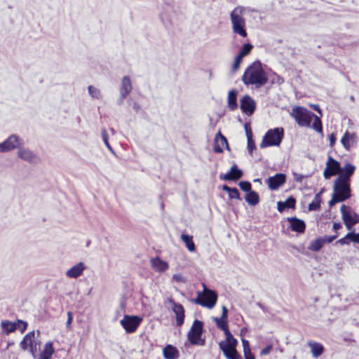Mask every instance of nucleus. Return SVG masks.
I'll return each mask as SVG.
<instances>
[{
	"mask_svg": "<svg viewBox=\"0 0 359 359\" xmlns=\"http://www.w3.org/2000/svg\"><path fill=\"white\" fill-rule=\"evenodd\" d=\"M290 116L301 127H312L318 133H323V124L320 118L306 108L296 106L292 108Z\"/></svg>",
	"mask_w": 359,
	"mask_h": 359,
	"instance_id": "f257e3e1",
	"label": "nucleus"
},
{
	"mask_svg": "<svg viewBox=\"0 0 359 359\" xmlns=\"http://www.w3.org/2000/svg\"><path fill=\"white\" fill-rule=\"evenodd\" d=\"M242 81L246 86H255L259 88L268 82V76L259 60L250 65L242 76Z\"/></svg>",
	"mask_w": 359,
	"mask_h": 359,
	"instance_id": "f03ea898",
	"label": "nucleus"
},
{
	"mask_svg": "<svg viewBox=\"0 0 359 359\" xmlns=\"http://www.w3.org/2000/svg\"><path fill=\"white\" fill-rule=\"evenodd\" d=\"M244 11L243 7L237 6L230 13L233 32L243 38L248 36L246 21L243 16Z\"/></svg>",
	"mask_w": 359,
	"mask_h": 359,
	"instance_id": "7ed1b4c3",
	"label": "nucleus"
},
{
	"mask_svg": "<svg viewBox=\"0 0 359 359\" xmlns=\"http://www.w3.org/2000/svg\"><path fill=\"white\" fill-rule=\"evenodd\" d=\"M203 292H198L197 297L194 300V302L203 307L212 309L217 303L218 297L217 294L215 291L207 288L205 284H203Z\"/></svg>",
	"mask_w": 359,
	"mask_h": 359,
	"instance_id": "20e7f679",
	"label": "nucleus"
},
{
	"mask_svg": "<svg viewBox=\"0 0 359 359\" xmlns=\"http://www.w3.org/2000/svg\"><path fill=\"white\" fill-rule=\"evenodd\" d=\"M284 137V129L276 128L269 130L264 135L260 147L264 148L272 146H279Z\"/></svg>",
	"mask_w": 359,
	"mask_h": 359,
	"instance_id": "39448f33",
	"label": "nucleus"
},
{
	"mask_svg": "<svg viewBox=\"0 0 359 359\" xmlns=\"http://www.w3.org/2000/svg\"><path fill=\"white\" fill-rule=\"evenodd\" d=\"M237 344V339L233 336H231L229 338L226 337V341H221L219 346L227 359H241V355L236 348Z\"/></svg>",
	"mask_w": 359,
	"mask_h": 359,
	"instance_id": "423d86ee",
	"label": "nucleus"
},
{
	"mask_svg": "<svg viewBox=\"0 0 359 359\" xmlns=\"http://www.w3.org/2000/svg\"><path fill=\"white\" fill-rule=\"evenodd\" d=\"M340 210L342 220L348 230H351L354 225L359 223V215L352 210L351 207L343 204Z\"/></svg>",
	"mask_w": 359,
	"mask_h": 359,
	"instance_id": "0eeeda50",
	"label": "nucleus"
},
{
	"mask_svg": "<svg viewBox=\"0 0 359 359\" xmlns=\"http://www.w3.org/2000/svg\"><path fill=\"white\" fill-rule=\"evenodd\" d=\"M203 330V323L199 320H194L193 324L187 333L189 342L193 345L200 344L201 338Z\"/></svg>",
	"mask_w": 359,
	"mask_h": 359,
	"instance_id": "6e6552de",
	"label": "nucleus"
},
{
	"mask_svg": "<svg viewBox=\"0 0 359 359\" xmlns=\"http://www.w3.org/2000/svg\"><path fill=\"white\" fill-rule=\"evenodd\" d=\"M334 194L344 201L351 197L350 182L337 178L334 183Z\"/></svg>",
	"mask_w": 359,
	"mask_h": 359,
	"instance_id": "1a4fd4ad",
	"label": "nucleus"
},
{
	"mask_svg": "<svg viewBox=\"0 0 359 359\" xmlns=\"http://www.w3.org/2000/svg\"><path fill=\"white\" fill-rule=\"evenodd\" d=\"M142 318L137 316H124L120 321L121 325L127 333H133L140 325Z\"/></svg>",
	"mask_w": 359,
	"mask_h": 359,
	"instance_id": "9d476101",
	"label": "nucleus"
},
{
	"mask_svg": "<svg viewBox=\"0 0 359 359\" xmlns=\"http://www.w3.org/2000/svg\"><path fill=\"white\" fill-rule=\"evenodd\" d=\"M20 346L23 351L29 349L32 355H34L37 351V344L35 341L34 331L27 333L20 343Z\"/></svg>",
	"mask_w": 359,
	"mask_h": 359,
	"instance_id": "9b49d317",
	"label": "nucleus"
},
{
	"mask_svg": "<svg viewBox=\"0 0 359 359\" xmlns=\"http://www.w3.org/2000/svg\"><path fill=\"white\" fill-rule=\"evenodd\" d=\"M341 171V166L339 162L329 156L326 163V168L323 171V177L325 179H329L332 176L339 174Z\"/></svg>",
	"mask_w": 359,
	"mask_h": 359,
	"instance_id": "f8f14e48",
	"label": "nucleus"
},
{
	"mask_svg": "<svg viewBox=\"0 0 359 359\" xmlns=\"http://www.w3.org/2000/svg\"><path fill=\"white\" fill-rule=\"evenodd\" d=\"M216 325L219 329L222 330L224 332V334L226 337H230L233 336L231 333L229 325H228V309L225 306H222V313L220 318H215L214 319Z\"/></svg>",
	"mask_w": 359,
	"mask_h": 359,
	"instance_id": "ddd939ff",
	"label": "nucleus"
},
{
	"mask_svg": "<svg viewBox=\"0 0 359 359\" xmlns=\"http://www.w3.org/2000/svg\"><path fill=\"white\" fill-rule=\"evenodd\" d=\"M168 302L172 305V310L175 314L177 325L182 326L185 318V311L183 306L180 303L175 302L172 298H169Z\"/></svg>",
	"mask_w": 359,
	"mask_h": 359,
	"instance_id": "4468645a",
	"label": "nucleus"
},
{
	"mask_svg": "<svg viewBox=\"0 0 359 359\" xmlns=\"http://www.w3.org/2000/svg\"><path fill=\"white\" fill-rule=\"evenodd\" d=\"M286 182V175L283 173H276L269 177L266 180L268 187L271 190H277Z\"/></svg>",
	"mask_w": 359,
	"mask_h": 359,
	"instance_id": "2eb2a0df",
	"label": "nucleus"
},
{
	"mask_svg": "<svg viewBox=\"0 0 359 359\" xmlns=\"http://www.w3.org/2000/svg\"><path fill=\"white\" fill-rule=\"evenodd\" d=\"M256 107L255 102L248 95H244L241 100V109L247 115H252Z\"/></svg>",
	"mask_w": 359,
	"mask_h": 359,
	"instance_id": "dca6fc26",
	"label": "nucleus"
},
{
	"mask_svg": "<svg viewBox=\"0 0 359 359\" xmlns=\"http://www.w3.org/2000/svg\"><path fill=\"white\" fill-rule=\"evenodd\" d=\"M358 137L355 133L346 131L341 139V143L346 151H349L351 147L356 145Z\"/></svg>",
	"mask_w": 359,
	"mask_h": 359,
	"instance_id": "f3484780",
	"label": "nucleus"
},
{
	"mask_svg": "<svg viewBox=\"0 0 359 359\" xmlns=\"http://www.w3.org/2000/svg\"><path fill=\"white\" fill-rule=\"evenodd\" d=\"M243 176V172L240 170L237 165L234 164L230 169L229 172L226 174H220L219 178L226 181H236Z\"/></svg>",
	"mask_w": 359,
	"mask_h": 359,
	"instance_id": "a211bd4d",
	"label": "nucleus"
},
{
	"mask_svg": "<svg viewBox=\"0 0 359 359\" xmlns=\"http://www.w3.org/2000/svg\"><path fill=\"white\" fill-rule=\"evenodd\" d=\"M287 219L290 223V228L291 231L298 233H304L306 230V224L304 220L296 217H288Z\"/></svg>",
	"mask_w": 359,
	"mask_h": 359,
	"instance_id": "6ab92c4d",
	"label": "nucleus"
},
{
	"mask_svg": "<svg viewBox=\"0 0 359 359\" xmlns=\"http://www.w3.org/2000/svg\"><path fill=\"white\" fill-rule=\"evenodd\" d=\"M224 147L229 149L227 139L219 131L215 138L214 151L217 154L222 153Z\"/></svg>",
	"mask_w": 359,
	"mask_h": 359,
	"instance_id": "aec40b11",
	"label": "nucleus"
},
{
	"mask_svg": "<svg viewBox=\"0 0 359 359\" xmlns=\"http://www.w3.org/2000/svg\"><path fill=\"white\" fill-rule=\"evenodd\" d=\"M355 170V165L351 163H346L342 169L341 168V171L339 173L337 178L350 182L351 177L353 175Z\"/></svg>",
	"mask_w": 359,
	"mask_h": 359,
	"instance_id": "412c9836",
	"label": "nucleus"
},
{
	"mask_svg": "<svg viewBox=\"0 0 359 359\" xmlns=\"http://www.w3.org/2000/svg\"><path fill=\"white\" fill-rule=\"evenodd\" d=\"M132 83L128 76L123 77L120 88V98L123 101L132 90Z\"/></svg>",
	"mask_w": 359,
	"mask_h": 359,
	"instance_id": "4be33fe9",
	"label": "nucleus"
},
{
	"mask_svg": "<svg viewBox=\"0 0 359 359\" xmlns=\"http://www.w3.org/2000/svg\"><path fill=\"white\" fill-rule=\"evenodd\" d=\"M2 144L6 152H7L17 148L19 146L20 139L18 136L12 135L9 136L4 142H2Z\"/></svg>",
	"mask_w": 359,
	"mask_h": 359,
	"instance_id": "5701e85b",
	"label": "nucleus"
},
{
	"mask_svg": "<svg viewBox=\"0 0 359 359\" xmlns=\"http://www.w3.org/2000/svg\"><path fill=\"white\" fill-rule=\"evenodd\" d=\"M150 262H151V265L152 268L156 271H158V272H161V273L164 272L169 267L168 262L163 261L158 257L151 259Z\"/></svg>",
	"mask_w": 359,
	"mask_h": 359,
	"instance_id": "b1692460",
	"label": "nucleus"
},
{
	"mask_svg": "<svg viewBox=\"0 0 359 359\" xmlns=\"http://www.w3.org/2000/svg\"><path fill=\"white\" fill-rule=\"evenodd\" d=\"M85 269L86 266L83 264V263L79 262L69 269L67 271L66 275L69 278H76L83 273V271Z\"/></svg>",
	"mask_w": 359,
	"mask_h": 359,
	"instance_id": "393cba45",
	"label": "nucleus"
},
{
	"mask_svg": "<svg viewBox=\"0 0 359 359\" xmlns=\"http://www.w3.org/2000/svg\"><path fill=\"white\" fill-rule=\"evenodd\" d=\"M18 154L20 158L29 163H34L36 159L39 160V158L29 149H20Z\"/></svg>",
	"mask_w": 359,
	"mask_h": 359,
	"instance_id": "a878e982",
	"label": "nucleus"
},
{
	"mask_svg": "<svg viewBox=\"0 0 359 359\" xmlns=\"http://www.w3.org/2000/svg\"><path fill=\"white\" fill-rule=\"evenodd\" d=\"M54 352L53 342L48 341L45 344L43 349L40 353L39 359H50Z\"/></svg>",
	"mask_w": 359,
	"mask_h": 359,
	"instance_id": "bb28decb",
	"label": "nucleus"
},
{
	"mask_svg": "<svg viewBox=\"0 0 359 359\" xmlns=\"http://www.w3.org/2000/svg\"><path fill=\"white\" fill-rule=\"evenodd\" d=\"M163 356L165 359H177L179 351L172 345H167L163 349Z\"/></svg>",
	"mask_w": 359,
	"mask_h": 359,
	"instance_id": "cd10ccee",
	"label": "nucleus"
},
{
	"mask_svg": "<svg viewBox=\"0 0 359 359\" xmlns=\"http://www.w3.org/2000/svg\"><path fill=\"white\" fill-rule=\"evenodd\" d=\"M296 200L292 196L288 197L285 201H278L277 203L278 210L282 212L286 208H294Z\"/></svg>",
	"mask_w": 359,
	"mask_h": 359,
	"instance_id": "c85d7f7f",
	"label": "nucleus"
},
{
	"mask_svg": "<svg viewBox=\"0 0 359 359\" xmlns=\"http://www.w3.org/2000/svg\"><path fill=\"white\" fill-rule=\"evenodd\" d=\"M228 107L231 111H234L238 108L237 104V91L230 90L228 95Z\"/></svg>",
	"mask_w": 359,
	"mask_h": 359,
	"instance_id": "c756f323",
	"label": "nucleus"
},
{
	"mask_svg": "<svg viewBox=\"0 0 359 359\" xmlns=\"http://www.w3.org/2000/svg\"><path fill=\"white\" fill-rule=\"evenodd\" d=\"M308 344L311 349V353H312L313 356L318 357L323 354V353L324 351V348L321 344L317 343V342L309 341L308 343Z\"/></svg>",
	"mask_w": 359,
	"mask_h": 359,
	"instance_id": "7c9ffc66",
	"label": "nucleus"
},
{
	"mask_svg": "<svg viewBox=\"0 0 359 359\" xmlns=\"http://www.w3.org/2000/svg\"><path fill=\"white\" fill-rule=\"evenodd\" d=\"M245 199L250 205H255L259 202V194L255 191H251L247 193L245 196Z\"/></svg>",
	"mask_w": 359,
	"mask_h": 359,
	"instance_id": "2f4dec72",
	"label": "nucleus"
},
{
	"mask_svg": "<svg viewBox=\"0 0 359 359\" xmlns=\"http://www.w3.org/2000/svg\"><path fill=\"white\" fill-rule=\"evenodd\" d=\"M181 239L184 243L186 247L190 252H194L196 250V246L193 241V236L187 234L182 233Z\"/></svg>",
	"mask_w": 359,
	"mask_h": 359,
	"instance_id": "473e14b6",
	"label": "nucleus"
},
{
	"mask_svg": "<svg viewBox=\"0 0 359 359\" xmlns=\"http://www.w3.org/2000/svg\"><path fill=\"white\" fill-rule=\"evenodd\" d=\"M322 202V198L320 196V193L316 194L314 196L313 200L309 204L308 209L310 211H316L319 210L320 208V203Z\"/></svg>",
	"mask_w": 359,
	"mask_h": 359,
	"instance_id": "72a5a7b5",
	"label": "nucleus"
},
{
	"mask_svg": "<svg viewBox=\"0 0 359 359\" xmlns=\"http://www.w3.org/2000/svg\"><path fill=\"white\" fill-rule=\"evenodd\" d=\"M1 328L6 334H8L11 332H15L18 329V327L16 323L4 320L1 322Z\"/></svg>",
	"mask_w": 359,
	"mask_h": 359,
	"instance_id": "f704fd0d",
	"label": "nucleus"
},
{
	"mask_svg": "<svg viewBox=\"0 0 359 359\" xmlns=\"http://www.w3.org/2000/svg\"><path fill=\"white\" fill-rule=\"evenodd\" d=\"M222 189L229 194V198L230 199H238L241 200L240 193L236 188H231L224 184L222 186Z\"/></svg>",
	"mask_w": 359,
	"mask_h": 359,
	"instance_id": "c9c22d12",
	"label": "nucleus"
},
{
	"mask_svg": "<svg viewBox=\"0 0 359 359\" xmlns=\"http://www.w3.org/2000/svg\"><path fill=\"white\" fill-rule=\"evenodd\" d=\"M325 241L321 238H318L313 241L309 246V250L318 252L319 251L324 245Z\"/></svg>",
	"mask_w": 359,
	"mask_h": 359,
	"instance_id": "e433bc0d",
	"label": "nucleus"
},
{
	"mask_svg": "<svg viewBox=\"0 0 359 359\" xmlns=\"http://www.w3.org/2000/svg\"><path fill=\"white\" fill-rule=\"evenodd\" d=\"M88 89L89 94L93 98L97 100L101 99L102 95L99 89L96 88L93 86H89Z\"/></svg>",
	"mask_w": 359,
	"mask_h": 359,
	"instance_id": "4c0bfd02",
	"label": "nucleus"
},
{
	"mask_svg": "<svg viewBox=\"0 0 359 359\" xmlns=\"http://www.w3.org/2000/svg\"><path fill=\"white\" fill-rule=\"evenodd\" d=\"M253 48V46L249 43L243 45L242 48L241 49L238 55L242 56L243 57L248 55Z\"/></svg>",
	"mask_w": 359,
	"mask_h": 359,
	"instance_id": "58836bf2",
	"label": "nucleus"
},
{
	"mask_svg": "<svg viewBox=\"0 0 359 359\" xmlns=\"http://www.w3.org/2000/svg\"><path fill=\"white\" fill-rule=\"evenodd\" d=\"M351 241V232L348 233L344 237L339 239L336 244L343 245H349Z\"/></svg>",
	"mask_w": 359,
	"mask_h": 359,
	"instance_id": "ea45409f",
	"label": "nucleus"
},
{
	"mask_svg": "<svg viewBox=\"0 0 359 359\" xmlns=\"http://www.w3.org/2000/svg\"><path fill=\"white\" fill-rule=\"evenodd\" d=\"M238 185L243 191H246L248 193L252 191V184L250 182L242 181L239 182Z\"/></svg>",
	"mask_w": 359,
	"mask_h": 359,
	"instance_id": "a19ab883",
	"label": "nucleus"
},
{
	"mask_svg": "<svg viewBox=\"0 0 359 359\" xmlns=\"http://www.w3.org/2000/svg\"><path fill=\"white\" fill-rule=\"evenodd\" d=\"M242 59H243V57L238 54V55L236 57L233 64L232 65V69H233V72H236L238 69V68L240 67L241 63L242 62Z\"/></svg>",
	"mask_w": 359,
	"mask_h": 359,
	"instance_id": "79ce46f5",
	"label": "nucleus"
},
{
	"mask_svg": "<svg viewBox=\"0 0 359 359\" xmlns=\"http://www.w3.org/2000/svg\"><path fill=\"white\" fill-rule=\"evenodd\" d=\"M102 140L105 144V145L107 147V148L109 149V150H112V148L109 142V137H108V134H107V132L106 130V129H103L102 130Z\"/></svg>",
	"mask_w": 359,
	"mask_h": 359,
	"instance_id": "37998d69",
	"label": "nucleus"
},
{
	"mask_svg": "<svg viewBox=\"0 0 359 359\" xmlns=\"http://www.w3.org/2000/svg\"><path fill=\"white\" fill-rule=\"evenodd\" d=\"M16 323L18 329H20L21 332H24L27 327V323L23 320H18Z\"/></svg>",
	"mask_w": 359,
	"mask_h": 359,
	"instance_id": "c03bdc74",
	"label": "nucleus"
},
{
	"mask_svg": "<svg viewBox=\"0 0 359 359\" xmlns=\"http://www.w3.org/2000/svg\"><path fill=\"white\" fill-rule=\"evenodd\" d=\"M342 201H344V200H342L341 198H340L339 197H338L337 195H335L334 194H333L332 195V197L331 198V200L329 201V205L330 206H332L334 205V204H336L337 203H339V202H342Z\"/></svg>",
	"mask_w": 359,
	"mask_h": 359,
	"instance_id": "a18cd8bd",
	"label": "nucleus"
},
{
	"mask_svg": "<svg viewBox=\"0 0 359 359\" xmlns=\"http://www.w3.org/2000/svg\"><path fill=\"white\" fill-rule=\"evenodd\" d=\"M255 144L253 141L252 138L249 137V140H248V149L250 154L252 153L253 150L255 149Z\"/></svg>",
	"mask_w": 359,
	"mask_h": 359,
	"instance_id": "49530a36",
	"label": "nucleus"
},
{
	"mask_svg": "<svg viewBox=\"0 0 359 359\" xmlns=\"http://www.w3.org/2000/svg\"><path fill=\"white\" fill-rule=\"evenodd\" d=\"M172 279L177 283H184L186 281L185 278L180 273L174 274Z\"/></svg>",
	"mask_w": 359,
	"mask_h": 359,
	"instance_id": "de8ad7c7",
	"label": "nucleus"
},
{
	"mask_svg": "<svg viewBox=\"0 0 359 359\" xmlns=\"http://www.w3.org/2000/svg\"><path fill=\"white\" fill-rule=\"evenodd\" d=\"M272 348H273V346L271 344L266 346L265 348H264L261 351L260 355H268L272 350Z\"/></svg>",
	"mask_w": 359,
	"mask_h": 359,
	"instance_id": "09e8293b",
	"label": "nucleus"
},
{
	"mask_svg": "<svg viewBox=\"0 0 359 359\" xmlns=\"http://www.w3.org/2000/svg\"><path fill=\"white\" fill-rule=\"evenodd\" d=\"M245 359H255V356L251 352V349L243 351Z\"/></svg>",
	"mask_w": 359,
	"mask_h": 359,
	"instance_id": "8fccbe9b",
	"label": "nucleus"
},
{
	"mask_svg": "<svg viewBox=\"0 0 359 359\" xmlns=\"http://www.w3.org/2000/svg\"><path fill=\"white\" fill-rule=\"evenodd\" d=\"M330 146V147H333L336 142V135L334 133H331L329 136Z\"/></svg>",
	"mask_w": 359,
	"mask_h": 359,
	"instance_id": "3c124183",
	"label": "nucleus"
},
{
	"mask_svg": "<svg viewBox=\"0 0 359 359\" xmlns=\"http://www.w3.org/2000/svg\"><path fill=\"white\" fill-rule=\"evenodd\" d=\"M351 242L359 244V233L351 232Z\"/></svg>",
	"mask_w": 359,
	"mask_h": 359,
	"instance_id": "603ef678",
	"label": "nucleus"
},
{
	"mask_svg": "<svg viewBox=\"0 0 359 359\" xmlns=\"http://www.w3.org/2000/svg\"><path fill=\"white\" fill-rule=\"evenodd\" d=\"M241 341H242V345H243V351L251 349L250 346V343H249V341L247 339H245V338L242 337L241 338Z\"/></svg>",
	"mask_w": 359,
	"mask_h": 359,
	"instance_id": "864d4df0",
	"label": "nucleus"
},
{
	"mask_svg": "<svg viewBox=\"0 0 359 359\" xmlns=\"http://www.w3.org/2000/svg\"><path fill=\"white\" fill-rule=\"evenodd\" d=\"M338 237V233L334 236H326L324 239L325 242L330 243Z\"/></svg>",
	"mask_w": 359,
	"mask_h": 359,
	"instance_id": "5fc2aeb1",
	"label": "nucleus"
},
{
	"mask_svg": "<svg viewBox=\"0 0 359 359\" xmlns=\"http://www.w3.org/2000/svg\"><path fill=\"white\" fill-rule=\"evenodd\" d=\"M245 130H246V135L248 137V140H249V137L252 138V132L250 128H248V126L245 125Z\"/></svg>",
	"mask_w": 359,
	"mask_h": 359,
	"instance_id": "6e6d98bb",
	"label": "nucleus"
},
{
	"mask_svg": "<svg viewBox=\"0 0 359 359\" xmlns=\"http://www.w3.org/2000/svg\"><path fill=\"white\" fill-rule=\"evenodd\" d=\"M341 223H339V222H334V223L333 224V229H334V231H337V230H339V229H341Z\"/></svg>",
	"mask_w": 359,
	"mask_h": 359,
	"instance_id": "4d7b16f0",
	"label": "nucleus"
},
{
	"mask_svg": "<svg viewBox=\"0 0 359 359\" xmlns=\"http://www.w3.org/2000/svg\"><path fill=\"white\" fill-rule=\"evenodd\" d=\"M72 321V313L70 311H69L68 312V319H67V325L71 324Z\"/></svg>",
	"mask_w": 359,
	"mask_h": 359,
	"instance_id": "13d9d810",
	"label": "nucleus"
},
{
	"mask_svg": "<svg viewBox=\"0 0 359 359\" xmlns=\"http://www.w3.org/2000/svg\"><path fill=\"white\" fill-rule=\"evenodd\" d=\"M0 152H6L4 147H3V144H0Z\"/></svg>",
	"mask_w": 359,
	"mask_h": 359,
	"instance_id": "bf43d9fd",
	"label": "nucleus"
},
{
	"mask_svg": "<svg viewBox=\"0 0 359 359\" xmlns=\"http://www.w3.org/2000/svg\"><path fill=\"white\" fill-rule=\"evenodd\" d=\"M247 331V328L246 327H243L241 329V333H243V332H246Z\"/></svg>",
	"mask_w": 359,
	"mask_h": 359,
	"instance_id": "052dcab7",
	"label": "nucleus"
},
{
	"mask_svg": "<svg viewBox=\"0 0 359 359\" xmlns=\"http://www.w3.org/2000/svg\"><path fill=\"white\" fill-rule=\"evenodd\" d=\"M315 109L320 113L321 112L320 109L318 107L316 108H315Z\"/></svg>",
	"mask_w": 359,
	"mask_h": 359,
	"instance_id": "680f3d73",
	"label": "nucleus"
},
{
	"mask_svg": "<svg viewBox=\"0 0 359 359\" xmlns=\"http://www.w3.org/2000/svg\"><path fill=\"white\" fill-rule=\"evenodd\" d=\"M302 177H300V179H296V180H297V182H302Z\"/></svg>",
	"mask_w": 359,
	"mask_h": 359,
	"instance_id": "e2e57ef3",
	"label": "nucleus"
},
{
	"mask_svg": "<svg viewBox=\"0 0 359 359\" xmlns=\"http://www.w3.org/2000/svg\"><path fill=\"white\" fill-rule=\"evenodd\" d=\"M205 342V340H202V342L201 343V345H203Z\"/></svg>",
	"mask_w": 359,
	"mask_h": 359,
	"instance_id": "0e129e2a",
	"label": "nucleus"
}]
</instances>
